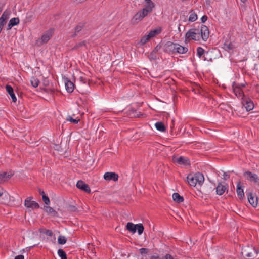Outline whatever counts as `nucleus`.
<instances>
[{"instance_id": "nucleus-39", "label": "nucleus", "mask_w": 259, "mask_h": 259, "mask_svg": "<svg viewBox=\"0 0 259 259\" xmlns=\"http://www.w3.org/2000/svg\"><path fill=\"white\" fill-rule=\"evenodd\" d=\"M197 53L198 56L200 58L204 53V50L201 47H198L197 50Z\"/></svg>"}, {"instance_id": "nucleus-37", "label": "nucleus", "mask_w": 259, "mask_h": 259, "mask_svg": "<svg viewBox=\"0 0 259 259\" xmlns=\"http://www.w3.org/2000/svg\"><path fill=\"white\" fill-rule=\"evenodd\" d=\"M39 230L41 233L45 234L49 236H52L53 235V233H52V231H51L50 230H46L45 229H40Z\"/></svg>"}, {"instance_id": "nucleus-49", "label": "nucleus", "mask_w": 259, "mask_h": 259, "mask_svg": "<svg viewBox=\"0 0 259 259\" xmlns=\"http://www.w3.org/2000/svg\"><path fill=\"white\" fill-rule=\"evenodd\" d=\"M15 259H24V256L23 255H19L16 256Z\"/></svg>"}, {"instance_id": "nucleus-38", "label": "nucleus", "mask_w": 259, "mask_h": 259, "mask_svg": "<svg viewBox=\"0 0 259 259\" xmlns=\"http://www.w3.org/2000/svg\"><path fill=\"white\" fill-rule=\"evenodd\" d=\"M150 39V38L148 36V35H145L141 38L140 40V43L142 45H144L146 44Z\"/></svg>"}, {"instance_id": "nucleus-7", "label": "nucleus", "mask_w": 259, "mask_h": 259, "mask_svg": "<svg viewBox=\"0 0 259 259\" xmlns=\"http://www.w3.org/2000/svg\"><path fill=\"white\" fill-rule=\"evenodd\" d=\"M147 15L148 14L142 10H140L133 16L131 20V23L134 25L136 24L140 21H142L143 18Z\"/></svg>"}, {"instance_id": "nucleus-23", "label": "nucleus", "mask_w": 259, "mask_h": 259, "mask_svg": "<svg viewBox=\"0 0 259 259\" xmlns=\"http://www.w3.org/2000/svg\"><path fill=\"white\" fill-rule=\"evenodd\" d=\"M161 29L160 28H157L156 29L152 30L148 34V36L150 38H153V37H155L156 35L159 34L160 32H161Z\"/></svg>"}, {"instance_id": "nucleus-41", "label": "nucleus", "mask_w": 259, "mask_h": 259, "mask_svg": "<svg viewBox=\"0 0 259 259\" xmlns=\"http://www.w3.org/2000/svg\"><path fill=\"white\" fill-rule=\"evenodd\" d=\"M42 200L46 204H48L50 203L49 198L46 195L42 196Z\"/></svg>"}, {"instance_id": "nucleus-4", "label": "nucleus", "mask_w": 259, "mask_h": 259, "mask_svg": "<svg viewBox=\"0 0 259 259\" xmlns=\"http://www.w3.org/2000/svg\"><path fill=\"white\" fill-rule=\"evenodd\" d=\"M172 160L173 162L179 165H183L184 166L190 165L189 159L185 157L173 156Z\"/></svg>"}, {"instance_id": "nucleus-14", "label": "nucleus", "mask_w": 259, "mask_h": 259, "mask_svg": "<svg viewBox=\"0 0 259 259\" xmlns=\"http://www.w3.org/2000/svg\"><path fill=\"white\" fill-rule=\"evenodd\" d=\"M104 178L105 180L108 181L113 180L116 181L118 180V176L115 172H107L104 174Z\"/></svg>"}, {"instance_id": "nucleus-12", "label": "nucleus", "mask_w": 259, "mask_h": 259, "mask_svg": "<svg viewBox=\"0 0 259 259\" xmlns=\"http://www.w3.org/2000/svg\"><path fill=\"white\" fill-rule=\"evenodd\" d=\"M242 103L247 111L252 110L254 107L253 103L248 99L242 98Z\"/></svg>"}, {"instance_id": "nucleus-30", "label": "nucleus", "mask_w": 259, "mask_h": 259, "mask_svg": "<svg viewBox=\"0 0 259 259\" xmlns=\"http://www.w3.org/2000/svg\"><path fill=\"white\" fill-rule=\"evenodd\" d=\"M30 82L34 88H36L37 87H38L39 83V81L38 80V79L35 77H32L30 80Z\"/></svg>"}, {"instance_id": "nucleus-50", "label": "nucleus", "mask_w": 259, "mask_h": 259, "mask_svg": "<svg viewBox=\"0 0 259 259\" xmlns=\"http://www.w3.org/2000/svg\"><path fill=\"white\" fill-rule=\"evenodd\" d=\"M39 193L40 195L42 196L45 195V192L43 191H41V190H39Z\"/></svg>"}, {"instance_id": "nucleus-1", "label": "nucleus", "mask_w": 259, "mask_h": 259, "mask_svg": "<svg viewBox=\"0 0 259 259\" xmlns=\"http://www.w3.org/2000/svg\"><path fill=\"white\" fill-rule=\"evenodd\" d=\"M209 30L208 27L205 25H202L201 29H191L189 30L185 35L186 41L193 39L198 41L201 38L203 40L207 39L209 36Z\"/></svg>"}, {"instance_id": "nucleus-32", "label": "nucleus", "mask_w": 259, "mask_h": 259, "mask_svg": "<svg viewBox=\"0 0 259 259\" xmlns=\"http://www.w3.org/2000/svg\"><path fill=\"white\" fill-rule=\"evenodd\" d=\"M58 254L61 259H67L66 253L62 249H59L58 250Z\"/></svg>"}, {"instance_id": "nucleus-40", "label": "nucleus", "mask_w": 259, "mask_h": 259, "mask_svg": "<svg viewBox=\"0 0 259 259\" xmlns=\"http://www.w3.org/2000/svg\"><path fill=\"white\" fill-rule=\"evenodd\" d=\"M156 259H174V257L169 254H166L163 257L160 258L158 256V258H155Z\"/></svg>"}, {"instance_id": "nucleus-36", "label": "nucleus", "mask_w": 259, "mask_h": 259, "mask_svg": "<svg viewBox=\"0 0 259 259\" xmlns=\"http://www.w3.org/2000/svg\"><path fill=\"white\" fill-rule=\"evenodd\" d=\"M45 209L46 211V212L50 214L55 215L56 213V212L50 206H45Z\"/></svg>"}, {"instance_id": "nucleus-44", "label": "nucleus", "mask_w": 259, "mask_h": 259, "mask_svg": "<svg viewBox=\"0 0 259 259\" xmlns=\"http://www.w3.org/2000/svg\"><path fill=\"white\" fill-rule=\"evenodd\" d=\"M79 80L80 81V82H81L83 84H84L86 83L87 82V80L86 79L83 77V76H80L79 77Z\"/></svg>"}, {"instance_id": "nucleus-10", "label": "nucleus", "mask_w": 259, "mask_h": 259, "mask_svg": "<svg viewBox=\"0 0 259 259\" xmlns=\"http://www.w3.org/2000/svg\"><path fill=\"white\" fill-rule=\"evenodd\" d=\"M244 86V84H241V85H240L237 84L235 82H233V83L232 84V88L233 89V91H234V93L235 94V95L236 96H237L238 97H242V98H244V94L241 89V87H243Z\"/></svg>"}, {"instance_id": "nucleus-24", "label": "nucleus", "mask_w": 259, "mask_h": 259, "mask_svg": "<svg viewBox=\"0 0 259 259\" xmlns=\"http://www.w3.org/2000/svg\"><path fill=\"white\" fill-rule=\"evenodd\" d=\"M172 199L174 201L178 203H181L184 201L183 197L181 196L178 193H174L172 194Z\"/></svg>"}, {"instance_id": "nucleus-35", "label": "nucleus", "mask_w": 259, "mask_h": 259, "mask_svg": "<svg viewBox=\"0 0 259 259\" xmlns=\"http://www.w3.org/2000/svg\"><path fill=\"white\" fill-rule=\"evenodd\" d=\"M67 239L65 237L59 236L58 238V243L60 244H64L66 242Z\"/></svg>"}, {"instance_id": "nucleus-53", "label": "nucleus", "mask_w": 259, "mask_h": 259, "mask_svg": "<svg viewBox=\"0 0 259 259\" xmlns=\"http://www.w3.org/2000/svg\"><path fill=\"white\" fill-rule=\"evenodd\" d=\"M141 115H142V114H140V113H139V114H138L137 115V117H140Z\"/></svg>"}, {"instance_id": "nucleus-27", "label": "nucleus", "mask_w": 259, "mask_h": 259, "mask_svg": "<svg viewBox=\"0 0 259 259\" xmlns=\"http://www.w3.org/2000/svg\"><path fill=\"white\" fill-rule=\"evenodd\" d=\"M144 228L143 225L142 224H136V230H137V232L139 235H141L143 232Z\"/></svg>"}, {"instance_id": "nucleus-48", "label": "nucleus", "mask_w": 259, "mask_h": 259, "mask_svg": "<svg viewBox=\"0 0 259 259\" xmlns=\"http://www.w3.org/2000/svg\"><path fill=\"white\" fill-rule=\"evenodd\" d=\"M85 45V41H82L79 44H78L76 46L77 47H80V46H84Z\"/></svg>"}, {"instance_id": "nucleus-17", "label": "nucleus", "mask_w": 259, "mask_h": 259, "mask_svg": "<svg viewBox=\"0 0 259 259\" xmlns=\"http://www.w3.org/2000/svg\"><path fill=\"white\" fill-rule=\"evenodd\" d=\"M20 20L19 18H13L9 21L8 25L7 30H10L14 26L17 25L19 23Z\"/></svg>"}, {"instance_id": "nucleus-25", "label": "nucleus", "mask_w": 259, "mask_h": 259, "mask_svg": "<svg viewBox=\"0 0 259 259\" xmlns=\"http://www.w3.org/2000/svg\"><path fill=\"white\" fill-rule=\"evenodd\" d=\"M177 50L176 52H177L180 54H184L186 53L188 51V48L186 47H183L179 44H178L177 48H176Z\"/></svg>"}, {"instance_id": "nucleus-43", "label": "nucleus", "mask_w": 259, "mask_h": 259, "mask_svg": "<svg viewBox=\"0 0 259 259\" xmlns=\"http://www.w3.org/2000/svg\"><path fill=\"white\" fill-rule=\"evenodd\" d=\"M140 252L141 254H146L148 252V249L146 248H142L140 249Z\"/></svg>"}, {"instance_id": "nucleus-5", "label": "nucleus", "mask_w": 259, "mask_h": 259, "mask_svg": "<svg viewBox=\"0 0 259 259\" xmlns=\"http://www.w3.org/2000/svg\"><path fill=\"white\" fill-rule=\"evenodd\" d=\"M32 197L27 198L24 202L25 206L28 209V211H31L39 208V204L34 201H32Z\"/></svg>"}, {"instance_id": "nucleus-2", "label": "nucleus", "mask_w": 259, "mask_h": 259, "mask_svg": "<svg viewBox=\"0 0 259 259\" xmlns=\"http://www.w3.org/2000/svg\"><path fill=\"white\" fill-rule=\"evenodd\" d=\"M187 179L188 184L193 187H195L197 185L202 186L204 181V176L199 172L188 175Z\"/></svg>"}, {"instance_id": "nucleus-26", "label": "nucleus", "mask_w": 259, "mask_h": 259, "mask_svg": "<svg viewBox=\"0 0 259 259\" xmlns=\"http://www.w3.org/2000/svg\"><path fill=\"white\" fill-rule=\"evenodd\" d=\"M155 126L156 129L161 132H164L165 127L164 124L161 122H157L155 123Z\"/></svg>"}, {"instance_id": "nucleus-45", "label": "nucleus", "mask_w": 259, "mask_h": 259, "mask_svg": "<svg viewBox=\"0 0 259 259\" xmlns=\"http://www.w3.org/2000/svg\"><path fill=\"white\" fill-rule=\"evenodd\" d=\"M207 19V17L206 15H204L203 17H202L201 20L203 23H204L205 21H206Z\"/></svg>"}, {"instance_id": "nucleus-18", "label": "nucleus", "mask_w": 259, "mask_h": 259, "mask_svg": "<svg viewBox=\"0 0 259 259\" xmlns=\"http://www.w3.org/2000/svg\"><path fill=\"white\" fill-rule=\"evenodd\" d=\"M6 89L7 92L9 93V94L11 96L13 101L14 102H16L17 101V98L14 93L13 88L10 85H7L6 87Z\"/></svg>"}, {"instance_id": "nucleus-34", "label": "nucleus", "mask_w": 259, "mask_h": 259, "mask_svg": "<svg viewBox=\"0 0 259 259\" xmlns=\"http://www.w3.org/2000/svg\"><path fill=\"white\" fill-rule=\"evenodd\" d=\"M197 19V15L196 13L194 12H191L189 17V21L191 22H194L196 21Z\"/></svg>"}, {"instance_id": "nucleus-6", "label": "nucleus", "mask_w": 259, "mask_h": 259, "mask_svg": "<svg viewBox=\"0 0 259 259\" xmlns=\"http://www.w3.org/2000/svg\"><path fill=\"white\" fill-rule=\"evenodd\" d=\"M143 5V8L142 10L148 15L153 11L155 7V4L151 0H144Z\"/></svg>"}, {"instance_id": "nucleus-19", "label": "nucleus", "mask_w": 259, "mask_h": 259, "mask_svg": "<svg viewBox=\"0 0 259 259\" xmlns=\"http://www.w3.org/2000/svg\"><path fill=\"white\" fill-rule=\"evenodd\" d=\"M240 184H241V182L240 181L237 183L236 192H237L238 196L240 199H242L244 197V191H243Z\"/></svg>"}, {"instance_id": "nucleus-47", "label": "nucleus", "mask_w": 259, "mask_h": 259, "mask_svg": "<svg viewBox=\"0 0 259 259\" xmlns=\"http://www.w3.org/2000/svg\"><path fill=\"white\" fill-rule=\"evenodd\" d=\"M70 210L71 211H76L77 210V208L74 206H70Z\"/></svg>"}, {"instance_id": "nucleus-11", "label": "nucleus", "mask_w": 259, "mask_h": 259, "mask_svg": "<svg viewBox=\"0 0 259 259\" xmlns=\"http://www.w3.org/2000/svg\"><path fill=\"white\" fill-rule=\"evenodd\" d=\"M13 175L14 172L11 171L0 173V184L4 183L8 181Z\"/></svg>"}, {"instance_id": "nucleus-3", "label": "nucleus", "mask_w": 259, "mask_h": 259, "mask_svg": "<svg viewBox=\"0 0 259 259\" xmlns=\"http://www.w3.org/2000/svg\"><path fill=\"white\" fill-rule=\"evenodd\" d=\"M241 253L248 257L254 259L259 253V250H256L254 247L246 246L242 248Z\"/></svg>"}, {"instance_id": "nucleus-29", "label": "nucleus", "mask_w": 259, "mask_h": 259, "mask_svg": "<svg viewBox=\"0 0 259 259\" xmlns=\"http://www.w3.org/2000/svg\"><path fill=\"white\" fill-rule=\"evenodd\" d=\"M223 48L225 50L229 51L234 48V46L232 43L225 42L224 44Z\"/></svg>"}, {"instance_id": "nucleus-20", "label": "nucleus", "mask_w": 259, "mask_h": 259, "mask_svg": "<svg viewBox=\"0 0 259 259\" xmlns=\"http://www.w3.org/2000/svg\"><path fill=\"white\" fill-rule=\"evenodd\" d=\"M226 189V187L225 186L219 183L216 188V193L218 195H221L225 192Z\"/></svg>"}, {"instance_id": "nucleus-55", "label": "nucleus", "mask_w": 259, "mask_h": 259, "mask_svg": "<svg viewBox=\"0 0 259 259\" xmlns=\"http://www.w3.org/2000/svg\"><path fill=\"white\" fill-rule=\"evenodd\" d=\"M29 18H31V17H32V16H31H31H29Z\"/></svg>"}, {"instance_id": "nucleus-15", "label": "nucleus", "mask_w": 259, "mask_h": 259, "mask_svg": "<svg viewBox=\"0 0 259 259\" xmlns=\"http://www.w3.org/2000/svg\"><path fill=\"white\" fill-rule=\"evenodd\" d=\"M76 187L87 193H90L91 190L88 185L85 184L82 181H78L76 184Z\"/></svg>"}, {"instance_id": "nucleus-28", "label": "nucleus", "mask_w": 259, "mask_h": 259, "mask_svg": "<svg viewBox=\"0 0 259 259\" xmlns=\"http://www.w3.org/2000/svg\"><path fill=\"white\" fill-rule=\"evenodd\" d=\"M10 13L11 12L10 11L6 10L4 12L1 17L4 19L5 21H7L10 17Z\"/></svg>"}, {"instance_id": "nucleus-31", "label": "nucleus", "mask_w": 259, "mask_h": 259, "mask_svg": "<svg viewBox=\"0 0 259 259\" xmlns=\"http://www.w3.org/2000/svg\"><path fill=\"white\" fill-rule=\"evenodd\" d=\"M82 27H83V25L81 24H79L78 25H77L75 28V32L72 35V37H75V36H76L77 33L81 30Z\"/></svg>"}, {"instance_id": "nucleus-52", "label": "nucleus", "mask_w": 259, "mask_h": 259, "mask_svg": "<svg viewBox=\"0 0 259 259\" xmlns=\"http://www.w3.org/2000/svg\"><path fill=\"white\" fill-rule=\"evenodd\" d=\"M155 258H158V256H152L151 259H156Z\"/></svg>"}, {"instance_id": "nucleus-54", "label": "nucleus", "mask_w": 259, "mask_h": 259, "mask_svg": "<svg viewBox=\"0 0 259 259\" xmlns=\"http://www.w3.org/2000/svg\"><path fill=\"white\" fill-rule=\"evenodd\" d=\"M242 3H245L247 0H240Z\"/></svg>"}, {"instance_id": "nucleus-9", "label": "nucleus", "mask_w": 259, "mask_h": 259, "mask_svg": "<svg viewBox=\"0 0 259 259\" xmlns=\"http://www.w3.org/2000/svg\"><path fill=\"white\" fill-rule=\"evenodd\" d=\"M243 175L248 181L255 183H259V177L257 175L250 171H246Z\"/></svg>"}, {"instance_id": "nucleus-13", "label": "nucleus", "mask_w": 259, "mask_h": 259, "mask_svg": "<svg viewBox=\"0 0 259 259\" xmlns=\"http://www.w3.org/2000/svg\"><path fill=\"white\" fill-rule=\"evenodd\" d=\"M248 200L249 203L254 207H256L258 204V197L252 193L247 194Z\"/></svg>"}, {"instance_id": "nucleus-8", "label": "nucleus", "mask_w": 259, "mask_h": 259, "mask_svg": "<svg viewBox=\"0 0 259 259\" xmlns=\"http://www.w3.org/2000/svg\"><path fill=\"white\" fill-rule=\"evenodd\" d=\"M53 33V30H49L46 31L42 35L41 37L36 41V44L38 46H41L43 44L47 42L52 37Z\"/></svg>"}, {"instance_id": "nucleus-33", "label": "nucleus", "mask_w": 259, "mask_h": 259, "mask_svg": "<svg viewBox=\"0 0 259 259\" xmlns=\"http://www.w3.org/2000/svg\"><path fill=\"white\" fill-rule=\"evenodd\" d=\"M66 120L68 121H70L71 122L74 123H77L80 120V119L78 117H76L75 119L73 118L70 116H68V117L66 118Z\"/></svg>"}, {"instance_id": "nucleus-51", "label": "nucleus", "mask_w": 259, "mask_h": 259, "mask_svg": "<svg viewBox=\"0 0 259 259\" xmlns=\"http://www.w3.org/2000/svg\"><path fill=\"white\" fill-rule=\"evenodd\" d=\"M3 195L2 190L0 188V196Z\"/></svg>"}, {"instance_id": "nucleus-16", "label": "nucleus", "mask_w": 259, "mask_h": 259, "mask_svg": "<svg viewBox=\"0 0 259 259\" xmlns=\"http://www.w3.org/2000/svg\"><path fill=\"white\" fill-rule=\"evenodd\" d=\"M63 80L66 91L68 93H72L74 89V85L73 83L68 80L67 78H64Z\"/></svg>"}, {"instance_id": "nucleus-22", "label": "nucleus", "mask_w": 259, "mask_h": 259, "mask_svg": "<svg viewBox=\"0 0 259 259\" xmlns=\"http://www.w3.org/2000/svg\"><path fill=\"white\" fill-rule=\"evenodd\" d=\"M126 229L132 233H135L136 231V225L128 222L126 224Z\"/></svg>"}, {"instance_id": "nucleus-42", "label": "nucleus", "mask_w": 259, "mask_h": 259, "mask_svg": "<svg viewBox=\"0 0 259 259\" xmlns=\"http://www.w3.org/2000/svg\"><path fill=\"white\" fill-rule=\"evenodd\" d=\"M7 21L4 20V19L0 17V27L3 29L4 24L6 23Z\"/></svg>"}, {"instance_id": "nucleus-21", "label": "nucleus", "mask_w": 259, "mask_h": 259, "mask_svg": "<svg viewBox=\"0 0 259 259\" xmlns=\"http://www.w3.org/2000/svg\"><path fill=\"white\" fill-rule=\"evenodd\" d=\"M167 50L172 52H176L177 50V48L178 46V44H174L171 42H168L166 44Z\"/></svg>"}, {"instance_id": "nucleus-46", "label": "nucleus", "mask_w": 259, "mask_h": 259, "mask_svg": "<svg viewBox=\"0 0 259 259\" xmlns=\"http://www.w3.org/2000/svg\"><path fill=\"white\" fill-rule=\"evenodd\" d=\"M223 178L224 180H226L229 178V175H228L226 172H224L223 175Z\"/></svg>"}]
</instances>
